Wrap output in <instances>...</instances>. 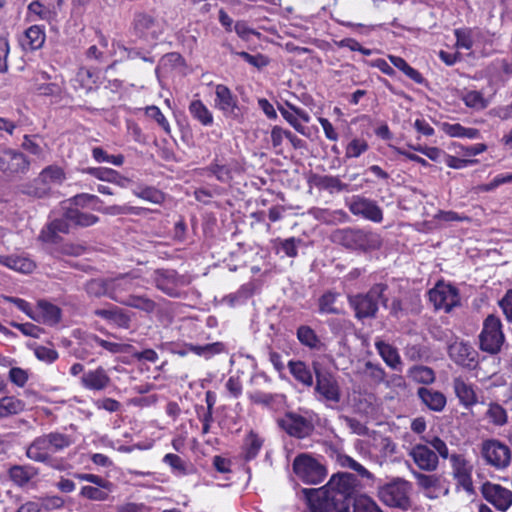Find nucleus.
I'll return each mask as SVG.
<instances>
[{"label": "nucleus", "mask_w": 512, "mask_h": 512, "mask_svg": "<svg viewBox=\"0 0 512 512\" xmlns=\"http://www.w3.org/2000/svg\"><path fill=\"white\" fill-rule=\"evenodd\" d=\"M0 264L21 273H31L36 267L35 262L29 257L17 255H0Z\"/></svg>", "instance_id": "28"}, {"label": "nucleus", "mask_w": 512, "mask_h": 512, "mask_svg": "<svg viewBox=\"0 0 512 512\" xmlns=\"http://www.w3.org/2000/svg\"><path fill=\"white\" fill-rule=\"evenodd\" d=\"M369 148L366 140L361 138H354L346 146L345 156L346 158H358L360 155L365 153Z\"/></svg>", "instance_id": "52"}, {"label": "nucleus", "mask_w": 512, "mask_h": 512, "mask_svg": "<svg viewBox=\"0 0 512 512\" xmlns=\"http://www.w3.org/2000/svg\"><path fill=\"white\" fill-rule=\"evenodd\" d=\"M92 157L98 163L107 162L115 166H122L124 163V156L122 154L109 155L101 147H94L92 149Z\"/></svg>", "instance_id": "51"}, {"label": "nucleus", "mask_w": 512, "mask_h": 512, "mask_svg": "<svg viewBox=\"0 0 512 512\" xmlns=\"http://www.w3.org/2000/svg\"><path fill=\"white\" fill-rule=\"evenodd\" d=\"M37 475V469L33 466L15 465L9 469V477L17 486H25Z\"/></svg>", "instance_id": "33"}, {"label": "nucleus", "mask_w": 512, "mask_h": 512, "mask_svg": "<svg viewBox=\"0 0 512 512\" xmlns=\"http://www.w3.org/2000/svg\"><path fill=\"white\" fill-rule=\"evenodd\" d=\"M67 221L68 220H66V218H65V219H56L53 222H51V224L48 227L49 232L47 234L41 235L43 240L55 242V236H56L57 232L68 233L69 229H68Z\"/></svg>", "instance_id": "55"}, {"label": "nucleus", "mask_w": 512, "mask_h": 512, "mask_svg": "<svg viewBox=\"0 0 512 512\" xmlns=\"http://www.w3.org/2000/svg\"><path fill=\"white\" fill-rule=\"evenodd\" d=\"M80 382L88 390L103 391L110 385L111 379L107 371L102 366H99L94 370L84 372Z\"/></svg>", "instance_id": "22"}, {"label": "nucleus", "mask_w": 512, "mask_h": 512, "mask_svg": "<svg viewBox=\"0 0 512 512\" xmlns=\"http://www.w3.org/2000/svg\"><path fill=\"white\" fill-rule=\"evenodd\" d=\"M296 335L302 345L310 349L320 348L321 341L316 332L310 326L301 325L298 327Z\"/></svg>", "instance_id": "41"}, {"label": "nucleus", "mask_w": 512, "mask_h": 512, "mask_svg": "<svg viewBox=\"0 0 512 512\" xmlns=\"http://www.w3.org/2000/svg\"><path fill=\"white\" fill-rule=\"evenodd\" d=\"M339 293L327 291L318 301V309L321 314H339L340 310L335 306Z\"/></svg>", "instance_id": "46"}, {"label": "nucleus", "mask_w": 512, "mask_h": 512, "mask_svg": "<svg viewBox=\"0 0 512 512\" xmlns=\"http://www.w3.org/2000/svg\"><path fill=\"white\" fill-rule=\"evenodd\" d=\"M189 112L202 125L211 126L213 124V115L201 100H193L189 105Z\"/></svg>", "instance_id": "37"}, {"label": "nucleus", "mask_w": 512, "mask_h": 512, "mask_svg": "<svg viewBox=\"0 0 512 512\" xmlns=\"http://www.w3.org/2000/svg\"><path fill=\"white\" fill-rule=\"evenodd\" d=\"M74 443L73 438L57 431L36 437L26 449V456L35 462L55 467L54 455L64 452Z\"/></svg>", "instance_id": "2"}, {"label": "nucleus", "mask_w": 512, "mask_h": 512, "mask_svg": "<svg viewBox=\"0 0 512 512\" xmlns=\"http://www.w3.org/2000/svg\"><path fill=\"white\" fill-rule=\"evenodd\" d=\"M448 354L451 360L466 369L474 370L479 363V354L468 342L455 341L448 347Z\"/></svg>", "instance_id": "18"}, {"label": "nucleus", "mask_w": 512, "mask_h": 512, "mask_svg": "<svg viewBox=\"0 0 512 512\" xmlns=\"http://www.w3.org/2000/svg\"><path fill=\"white\" fill-rule=\"evenodd\" d=\"M416 466L425 472H434L439 466V458L436 452L427 445L416 444L409 452Z\"/></svg>", "instance_id": "20"}, {"label": "nucleus", "mask_w": 512, "mask_h": 512, "mask_svg": "<svg viewBox=\"0 0 512 512\" xmlns=\"http://www.w3.org/2000/svg\"><path fill=\"white\" fill-rule=\"evenodd\" d=\"M156 287L169 296H176L180 277L175 270L158 269L153 276Z\"/></svg>", "instance_id": "23"}, {"label": "nucleus", "mask_w": 512, "mask_h": 512, "mask_svg": "<svg viewBox=\"0 0 512 512\" xmlns=\"http://www.w3.org/2000/svg\"><path fill=\"white\" fill-rule=\"evenodd\" d=\"M480 454L488 466L498 471L505 470L512 460L510 448L497 439L484 440L481 443Z\"/></svg>", "instance_id": "11"}, {"label": "nucleus", "mask_w": 512, "mask_h": 512, "mask_svg": "<svg viewBox=\"0 0 512 512\" xmlns=\"http://www.w3.org/2000/svg\"><path fill=\"white\" fill-rule=\"evenodd\" d=\"M358 485L351 473L333 475L321 488H303L297 495L311 512H349Z\"/></svg>", "instance_id": "1"}, {"label": "nucleus", "mask_w": 512, "mask_h": 512, "mask_svg": "<svg viewBox=\"0 0 512 512\" xmlns=\"http://www.w3.org/2000/svg\"><path fill=\"white\" fill-rule=\"evenodd\" d=\"M24 409L25 403L14 396H5L0 399V418L19 414Z\"/></svg>", "instance_id": "35"}, {"label": "nucleus", "mask_w": 512, "mask_h": 512, "mask_svg": "<svg viewBox=\"0 0 512 512\" xmlns=\"http://www.w3.org/2000/svg\"><path fill=\"white\" fill-rule=\"evenodd\" d=\"M390 62L401 70L407 77L413 80L417 84H424L426 82L425 78L421 75L419 71L411 67L403 58L399 56L390 55Z\"/></svg>", "instance_id": "40"}, {"label": "nucleus", "mask_w": 512, "mask_h": 512, "mask_svg": "<svg viewBox=\"0 0 512 512\" xmlns=\"http://www.w3.org/2000/svg\"><path fill=\"white\" fill-rule=\"evenodd\" d=\"M454 33H455V37H456V46L458 48H464L466 50H469L472 48L473 40L471 37L470 30L456 29Z\"/></svg>", "instance_id": "59"}, {"label": "nucleus", "mask_w": 512, "mask_h": 512, "mask_svg": "<svg viewBox=\"0 0 512 512\" xmlns=\"http://www.w3.org/2000/svg\"><path fill=\"white\" fill-rule=\"evenodd\" d=\"M206 175L214 176L221 183H229L233 179V167L231 163L221 164L217 160L204 169Z\"/></svg>", "instance_id": "31"}, {"label": "nucleus", "mask_w": 512, "mask_h": 512, "mask_svg": "<svg viewBox=\"0 0 512 512\" xmlns=\"http://www.w3.org/2000/svg\"><path fill=\"white\" fill-rule=\"evenodd\" d=\"M165 22L144 11L135 12L131 22V34L146 44H154L164 33Z\"/></svg>", "instance_id": "6"}, {"label": "nucleus", "mask_w": 512, "mask_h": 512, "mask_svg": "<svg viewBox=\"0 0 512 512\" xmlns=\"http://www.w3.org/2000/svg\"><path fill=\"white\" fill-rule=\"evenodd\" d=\"M487 417L495 425L502 426L507 423L508 416L506 410L497 403H492L487 411Z\"/></svg>", "instance_id": "53"}, {"label": "nucleus", "mask_w": 512, "mask_h": 512, "mask_svg": "<svg viewBox=\"0 0 512 512\" xmlns=\"http://www.w3.org/2000/svg\"><path fill=\"white\" fill-rule=\"evenodd\" d=\"M353 512H383L371 497L361 495L353 501Z\"/></svg>", "instance_id": "49"}, {"label": "nucleus", "mask_w": 512, "mask_h": 512, "mask_svg": "<svg viewBox=\"0 0 512 512\" xmlns=\"http://www.w3.org/2000/svg\"><path fill=\"white\" fill-rule=\"evenodd\" d=\"M279 427L289 436L304 439L314 431V424L308 415H301L297 412H286L277 420Z\"/></svg>", "instance_id": "12"}, {"label": "nucleus", "mask_w": 512, "mask_h": 512, "mask_svg": "<svg viewBox=\"0 0 512 512\" xmlns=\"http://www.w3.org/2000/svg\"><path fill=\"white\" fill-rule=\"evenodd\" d=\"M316 377L314 387L317 398L329 403V406L336 405L341 400V388L337 377L330 371L324 370L318 363H313Z\"/></svg>", "instance_id": "9"}, {"label": "nucleus", "mask_w": 512, "mask_h": 512, "mask_svg": "<svg viewBox=\"0 0 512 512\" xmlns=\"http://www.w3.org/2000/svg\"><path fill=\"white\" fill-rule=\"evenodd\" d=\"M40 177L44 183H61L65 174L58 166H48L41 172Z\"/></svg>", "instance_id": "54"}, {"label": "nucleus", "mask_w": 512, "mask_h": 512, "mask_svg": "<svg viewBox=\"0 0 512 512\" xmlns=\"http://www.w3.org/2000/svg\"><path fill=\"white\" fill-rule=\"evenodd\" d=\"M292 468L296 477L309 485L320 484L327 476L325 465L309 453L297 455L293 460Z\"/></svg>", "instance_id": "7"}, {"label": "nucleus", "mask_w": 512, "mask_h": 512, "mask_svg": "<svg viewBox=\"0 0 512 512\" xmlns=\"http://www.w3.org/2000/svg\"><path fill=\"white\" fill-rule=\"evenodd\" d=\"M412 484L404 478L396 477L378 487L377 496L389 507L406 510L411 506Z\"/></svg>", "instance_id": "5"}, {"label": "nucleus", "mask_w": 512, "mask_h": 512, "mask_svg": "<svg viewBox=\"0 0 512 512\" xmlns=\"http://www.w3.org/2000/svg\"><path fill=\"white\" fill-rule=\"evenodd\" d=\"M61 315L62 312L58 306L46 300H39L31 319L38 323L54 326L60 322Z\"/></svg>", "instance_id": "21"}, {"label": "nucleus", "mask_w": 512, "mask_h": 512, "mask_svg": "<svg viewBox=\"0 0 512 512\" xmlns=\"http://www.w3.org/2000/svg\"><path fill=\"white\" fill-rule=\"evenodd\" d=\"M499 306L507 321L512 322V289L506 291L503 298L499 301Z\"/></svg>", "instance_id": "64"}, {"label": "nucleus", "mask_w": 512, "mask_h": 512, "mask_svg": "<svg viewBox=\"0 0 512 512\" xmlns=\"http://www.w3.org/2000/svg\"><path fill=\"white\" fill-rule=\"evenodd\" d=\"M193 353L204 357L205 359H210L214 355L220 354L225 350V346L222 342H214L205 345H196V348H192Z\"/></svg>", "instance_id": "50"}, {"label": "nucleus", "mask_w": 512, "mask_h": 512, "mask_svg": "<svg viewBox=\"0 0 512 512\" xmlns=\"http://www.w3.org/2000/svg\"><path fill=\"white\" fill-rule=\"evenodd\" d=\"M64 217L68 222L80 227H89L99 221V218L96 215L82 212L78 208H68Z\"/></svg>", "instance_id": "32"}, {"label": "nucleus", "mask_w": 512, "mask_h": 512, "mask_svg": "<svg viewBox=\"0 0 512 512\" xmlns=\"http://www.w3.org/2000/svg\"><path fill=\"white\" fill-rule=\"evenodd\" d=\"M463 101L466 106L474 109H484L487 106L486 100L479 91L467 92L463 97Z\"/></svg>", "instance_id": "56"}, {"label": "nucleus", "mask_w": 512, "mask_h": 512, "mask_svg": "<svg viewBox=\"0 0 512 512\" xmlns=\"http://www.w3.org/2000/svg\"><path fill=\"white\" fill-rule=\"evenodd\" d=\"M412 475L416 479L417 485L424 490L436 489L440 486V477L435 474H424L412 470Z\"/></svg>", "instance_id": "48"}, {"label": "nucleus", "mask_w": 512, "mask_h": 512, "mask_svg": "<svg viewBox=\"0 0 512 512\" xmlns=\"http://www.w3.org/2000/svg\"><path fill=\"white\" fill-rule=\"evenodd\" d=\"M366 371L368 373V376L375 382V383H381L384 381L386 377L385 370L377 364H374L372 362H367L365 364Z\"/></svg>", "instance_id": "62"}, {"label": "nucleus", "mask_w": 512, "mask_h": 512, "mask_svg": "<svg viewBox=\"0 0 512 512\" xmlns=\"http://www.w3.org/2000/svg\"><path fill=\"white\" fill-rule=\"evenodd\" d=\"M349 211L363 219L380 223L383 220V211L376 201L361 195H353L345 200Z\"/></svg>", "instance_id": "14"}, {"label": "nucleus", "mask_w": 512, "mask_h": 512, "mask_svg": "<svg viewBox=\"0 0 512 512\" xmlns=\"http://www.w3.org/2000/svg\"><path fill=\"white\" fill-rule=\"evenodd\" d=\"M452 476L457 485L462 487L466 492H473V464L462 454H452L450 457Z\"/></svg>", "instance_id": "17"}, {"label": "nucleus", "mask_w": 512, "mask_h": 512, "mask_svg": "<svg viewBox=\"0 0 512 512\" xmlns=\"http://www.w3.org/2000/svg\"><path fill=\"white\" fill-rule=\"evenodd\" d=\"M109 280L110 292L108 298L122 305L143 286V278L134 271L119 274L116 277L109 278Z\"/></svg>", "instance_id": "10"}, {"label": "nucleus", "mask_w": 512, "mask_h": 512, "mask_svg": "<svg viewBox=\"0 0 512 512\" xmlns=\"http://www.w3.org/2000/svg\"><path fill=\"white\" fill-rule=\"evenodd\" d=\"M82 172L89 174L101 181L112 183H118V180L121 179V176L116 170L105 167H88L82 169Z\"/></svg>", "instance_id": "45"}, {"label": "nucleus", "mask_w": 512, "mask_h": 512, "mask_svg": "<svg viewBox=\"0 0 512 512\" xmlns=\"http://www.w3.org/2000/svg\"><path fill=\"white\" fill-rule=\"evenodd\" d=\"M479 348L491 355L498 354L505 342L502 330V322L494 314L488 315L483 321L482 331L479 336Z\"/></svg>", "instance_id": "8"}, {"label": "nucleus", "mask_w": 512, "mask_h": 512, "mask_svg": "<svg viewBox=\"0 0 512 512\" xmlns=\"http://www.w3.org/2000/svg\"><path fill=\"white\" fill-rule=\"evenodd\" d=\"M30 168V161L20 151L4 148L0 150V172L8 177H17L26 174Z\"/></svg>", "instance_id": "15"}, {"label": "nucleus", "mask_w": 512, "mask_h": 512, "mask_svg": "<svg viewBox=\"0 0 512 512\" xmlns=\"http://www.w3.org/2000/svg\"><path fill=\"white\" fill-rule=\"evenodd\" d=\"M480 492L498 511L506 512L512 506V491L500 484L486 481L481 485Z\"/></svg>", "instance_id": "16"}, {"label": "nucleus", "mask_w": 512, "mask_h": 512, "mask_svg": "<svg viewBox=\"0 0 512 512\" xmlns=\"http://www.w3.org/2000/svg\"><path fill=\"white\" fill-rule=\"evenodd\" d=\"M262 445L263 440L257 434L251 431L245 437L242 447V455L245 461H250L254 459L261 450Z\"/></svg>", "instance_id": "36"}, {"label": "nucleus", "mask_w": 512, "mask_h": 512, "mask_svg": "<svg viewBox=\"0 0 512 512\" xmlns=\"http://www.w3.org/2000/svg\"><path fill=\"white\" fill-rule=\"evenodd\" d=\"M74 477L80 481H86L89 483L94 484V486H100L103 488H113L114 485L110 481L104 479L103 477L96 475V474H90V473H76L74 474Z\"/></svg>", "instance_id": "57"}, {"label": "nucleus", "mask_w": 512, "mask_h": 512, "mask_svg": "<svg viewBox=\"0 0 512 512\" xmlns=\"http://www.w3.org/2000/svg\"><path fill=\"white\" fill-rule=\"evenodd\" d=\"M375 347L383 361L392 369L400 370L401 358L395 347L384 341H376Z\"/></svg>", "instance_id": "29"}, {"label": "nucleus", "mask_w": 512, "mask_h": 512, "mask_svg": "<svg viewBox=\"0 0 512 512\" xmlns=\"http://www.w3.org/2000/svg\"><path fill=\"white\" fill-rule=\"evenodd\" d=\"M332 240L353 250H374L381 245L380 237L376 233L358 228L337 229L332 234Z\"/></svg>", "instance_id": "4"}, {"label": "nucleus", "mask_w": 512, "mask_h": 512, "mask_svg": "<svg viewBox=\"0 0 512 512\" xmlns=\"http://www.w3.org/2000/svg\"><path fill=\"white\" fill-rule=\"evenodd\" d=\"M301 243L300 239L290 237L281 241V249L288 257H296L298 254V245Z\"/></svg>", "instance_id": "63"}, {"label": "nucleus", "mask_w": 512, "mask_h": 512, "mask_svg": "<svg viewBox=\"0 0 512 512\" xmlns=\"http://www.w3.org/2000/svg\"><path fill=\"white\" fill-rule=\"evenodd\" d=\"M453 389L461 405L466 408L478 403V397L472 384L461 377L454 378Z\"/></svg>", "instance_id": "25"}, {"label": "nucleus", "mask_w": 512, "mask_h": 512, "mask_svg": "<svg viewBox=\"0 0 512 512\" xmlns=\"http://www.w3.org/2000/svg\"><path fill=\"white\" fill-rule=\"evenodd\" d=\"M444 131L451 137H460L468 139H477L480 135L479 130L475 128H467L458 123L444 124Z\"/></svg>", "instance_id": "44"}, {"label": "nucleus", "mask_w": 512, "mask_h": 512, "mask_svg": "<svg viewBox=\"0 0 512 512\" xmlns=\"http://www.w3.org/2000/svg\"><path fill=\"white\" fill-rule=\"evenodd\" d=\"M386 289V284L378 283L373 285L366 293L348 295V304L354 311L355 318L359 321L376 318L379 302H382L383 305L387 303V298L384 296Z\"/></svg>", "instance_id": "3"}, {"label": "nucleus", "mask_w": 512, "mask_h": 512, "mask_svg": "<svg viewBox=\"0 0 512 512\" xmlns=\"http://www.w3.org/2000/svg\"><path fill=\"white\" fill-rule=\"evenodd\" d=\"M84 289L86 293L91 297H108V293L110 292V280L109 278L91 279L86 282Z\"/></svg>", "instance_id": "38"}, {"label": "nucleus", "mask_w": 512, "mask_h": 512, "mask_svg": "<svg viewBox=\"0 0 512 512\" xmlns=\"http://www.w3.org/2000/svg\"><path fill=\"white\" fill-rule=\"evenodd\" d=\"M325 216L323 217V221L326 224L336 225L340 223H346L349 220L348 214L343 210H335L332 212H324Z\"/></svg>", "instance_id": "61"}, {"label": "nucleus", "mask_w": 512, "mask_h": 512, "mask_svg": "<svg viewBox=\"0 0 512 512\" xmlns=\"http://www.w3.org/2000/svg\"><path fill=\"white\" fill-rule=\"evenodd\" d=\"M94 314L113 323L114 325L120 328L127 329L130 326V316L117 306H113L109 309H96L94 311Z\"/></svg>", "instance_id": "26"}, {"label": "nucleus", "mask_w": 512, "mask_h": 512, "mask_svg": "<svg viewBox=\"0 0 512 512\" xmlns=\"http://www.w3.org/2000/svg\"><path fill=\"white\" fill-rule=\"evenodd\" d=\"M314 184L318 189L325 190L330 194L349 191V184L342 182L338 176L316 175Z\"/></svg>", "instance_id": "27"}, {"label": "nucleus", "mask_w": 512, "mask_h": 512, "mask_svg": "<svg viewBox=\"0 0 512 512\" xmlns=\"http://www.w3.org/2000/svg\"><path fill=\"white\" fill-rule=\"evenodd\" d=\"M45 38L44 29L41 26L33 25L25 31L22 46L29 50L40 49L45 42Z\"/></svg>", "instance_id": "30"}, {"label": "nucleus", "mask_w": 512, "mask_h": 512, "mask_svg": "<svg viewBox=\"0 0 512 512\" xmlns=\"http://www.w3.org/2000/svg\"><path fill=\"white\" fill-rule=\"evenodd\" d=\"M146 115L154 119L166 133H170V125L161 110L157 106H149L146 108Z\"/></svg>", "instance_id": "58"}, {"label": "nucleus", "mask_w": 512, "mask_h": 512, "mask_svg": "<svg viewBox=\"0 0 512 512\" xmlns=\"http://www.w3.org/2000/svg\"><path fill=\"white\" fill-rule=\"evenodd\" d=\"M408 377L414 382L429 385L435 381V372L427 366H413L408 370Z\"/></svg>", "instance_id": "42"}, {"label": "nucleus", "mask_w": 512, "mask_h": 512, "mask_svg": "<svg viewBox=\"0 0 512 512\" xmlns=\"http://www.w3.org/2000/svg\"><path fill=\"white\" fill-rule=\"evenodd\" d=\"M123 305L144 311L146 313H152L156 309V303L152 299L142 295L137 296L135 294Z\"/></svg>", "instance_id": "47"}, {"label": "nucleus", "mask_w": 512, "mask_h": 512, "mask_svg": "<svg viewBox=\"0 0 512 512\" xmlns=\"http://www.w3.org/2000/svg\"><path fill=\"white\" fill-rule=\"evenodd\" d=\"M84 342L91 348H94L96 345H98L113 354L124 352L126 348V345L124 344L104 340L95 334L87 335L84 338Z\"/></svg>", "instance_id": "39"}, {"label": "nucleus", "mask_w": 512, "mask_h": 512, "mask_svg": "<svg viewBox=\"0 0 512 512\" xmlns=\"http://www.w3.org/2000/svg\"><path fill=\"white\" fill-rule=\"evenodd\" d=\"M288 368L293 377L303 385L311 387L313 385V375L307 365L302 361L288 362Z\"/></svg>", "instance_id": "34"}, {"label": "nucleus", "mask_w": 512, "mask_h": 512, "mask_svg": "<svg viewBox=\"0 0 512 512\" xmlns=\"http://www.w3.org/2000/svg\"><path fill=\"white\" fill-rule=\"evenodd\" d=\"M113 488L85 485L81 488L79 495L92 501H106Z\"/></svg>", "instance_id": "43"}, {"label": "nucleus", "mask_w": 512, "mask_h": 512, "mask_svg": "<svg viewBox=\"0 0 512 512\" xmlns=\"http://www.w3.org/2000/svg\"><path fill=\"white\" fill-rule=\"evenodd\" d=\"M428 297L436 310H444L446 313L460 305L458 289L442 281L429 290Z\"/></svg>", "instance_id": "13"}, {"label": "nucleus", "mask_w": 512, "mask_h": 512, "mask_svg": "<svg viewBox=\"0 0 512 512\" xmlns=\"http://www.w3.org/2000/svg\"><path fill=\"white\" fill-rule=\"evenodd\" d=\"M34 353L37 359L46 363H53L58 358V352L55 349L45 346H37Z\"/></svg>", "instance_id": "60"}, {"label": "nucleus", "mask_w": 512, "mask_h": 512, "mask_svg": "<svg viewBox=\"0 0 512 512\" xmlns=\"http://www.w3.org/2000/svg\"><path fill=\"white\" fill-rule=\"evenodd\" d=\"M215 95V107L222 111L225 117L235 120L240 118L241 111L238 105L237 97L226 85H216Z\"/></svg>", "instance_id": "19"}, {"label": "nucleus", "mask_w": 512, "mask_h": 512, "mask_svg": "<svg viewBox=\"0 0 512 512\" xmlns=\"http://www.w3.org/2000/svg\"><path fill=\"white\" fill-rule=\"evenodd\" d=\"M417 396L421 400L422 404L434 412L443 411L447 403L446 396L442 392L432 388H418Z\"/></svg>", "instance_id": "24"}]
</instances>
